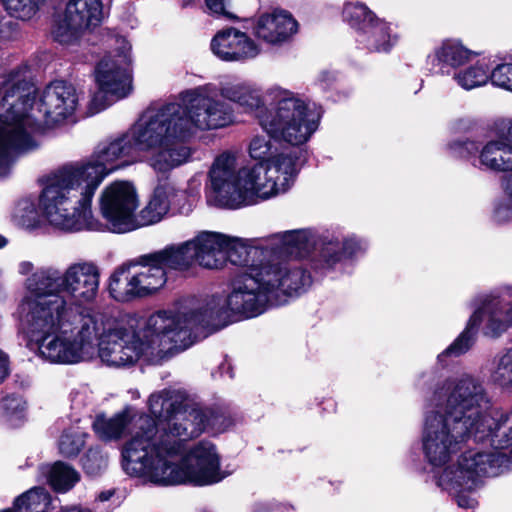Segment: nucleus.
I'll return each mask as SVG.
<instances>
[{
	"label": "nucleus",
	"mask_w": 512,
	"mask_h": 512,
	"mask_svg": "<svg viewBox=\"0 0 512 512\" xmlns=\"http://www.w3.org/2000/svg\"><path fill=\"white\" fill-rule=\"evenodd\" d=\"M296 20L287 12L275 11L261 15L254 27L255 36L271 45L288 41L297 32Z\"/></svg>",
	"instance_id": "24"
},
{
	"label": "nucleus",
	"mask_w": 512,
	"mask_h": 512,
	"mask_svg": "<svg viewBox=\"0 0 512 512\" xmlns=\"http://www.w3.org/2000/svg\"><path fill=\"white\" fill-rule=\"evenodd\" d=\"M512 324V302L499 297H485L468 320L465 330L455 341L438 355L442 361L445 356H459L470 349L478 328L482 325L483 333L489 337H498Z\"/></svg>",
	"instance_id": "16"
},
{
	"label": "nucleus",
	"mask_w": 512,
	"mask_h": 512,
	"mask_svg": "<svg viewBox=\"0 0 512 512\" xmlns=\"http://www.w3.org/2000/svg\"><path fill=\"white\" fill-rule=\"evenodd\" d=\"M489 139L478 150V166L484 171L510 174L502 179L505 195L512 198V119L496 118L486 128Z\"/></svg>",
	"instance_id": "17"
},
{
	"label": "nucleus",
	"mask_w": 512,
	"mask_h": 512,
	"mask_svg": "<svg viewBox=\"0 0 512 512\" xmlns=\"http://www.w3.org/2000/svg\"><path fill=\"white\" fill-rule=\"evenodd\" d=\"M39 305L21 300L18 313L39 355L59 364H76L96 356L97 316L72 311L57 296Z\"/></svg>",
	"instance_id": "5"
},
{
	"label": "nucleus",
	"mask_w": 512,
	"mask_h": 512,
	"mask_svg": "<svg viewBox=\"0 0 512 512\" xmlns=\"http://www.w3.org/2000/svg\"><path fill=\"white\" fill-rule=\"evenodd\" d=\"M182 401V395L174 390H163L151 394L148 403L150 412L158 419V421L153 419L156 429L161 428L162 423H166L167 418L176 410Z\"/></svg>",
	"instance_id": "34"
},
{
	"label": "nucleus",
	"mask_w": 512,
	"mask_h": 512,
	"mask_svg": "<svg viewBox=\"0 0 512 512\" xmlns=\"http://www.w3.org/2000/svg\"><path fill=\"white\" fill-rule=\"evenodd\" d=\"M491 72L484 63H476L454 74L456 83L465 90L484 86L490 80Z\"/></svg>",
	"instance_id": "35"
},
{
	"label": "nucleus",
	"mask_w": 512,
	"mask_h": 512,
	"mask_svg": "<svg viewBox=\"0 0 512 512\" xmlns=\"http://www.w3.org/2000/svg\"><path fill=\"white\" fill-rule=\"evenodd\" d=\"M207 413L206 428L210 427L215 432H223L233 425V419L224 413H214L205 409Z\"/></svg>",
	"instance_id": "45"
},
{
	"label": "nucleus",
	"mask_w": 512,
	"mask_h": 512,
	"mask_svg": "<svg viewBox=\"0 0 512 512\" xmlns=\"http://www.w3.org/2000/svg\"><path fill=\"white\" fill-rule=\"evenodd\" d=\"M99 285L100 271L92 261L71 263L63 272L55 267H44L26 279V295L22 300L39 305L57 296L77 312L78 306L96 299Z\"/></svg>",
	"instance_id": "10"
},
{
	"label": "nucleus",
	"mask_w": 512,
	"mask_h": 512,
	"mask_svg": "<svg viewBox=\"0 0 512 512\" xmlns=\"http://www.w3.org/2000/svg\"><path fill=\"white\" fill-rule=\"evenodd\" d=\"M14 28V24L5 18L0 19V39L9 38Z\"/></svg>",
	"instance_id": "50"
},
{
	"label": "nucleus",
	"mask_w": 512,
	"mask_h": 512,
	"mask_svg": "<svg viewBox=\"0 0 512 512\" xmlns=\"http://www.w3.org/2000/svg\"><path fill=\"white\" fill-rule=\"evenodd\" d=\"M343 18L357 29L358 34L377 19L364 4L352 2L345 4Z\"/></svg>",
	"instance_id": "37"
},
{
	"label": "nucleus",
	"mask_w": 512,
	"mask_h": 512,
	"mask_svg": "<svg viewBox=\"0 0 512 512\" xmlns=\"http://www.w3.org/2000/svg\"><path fill=\"white\" fill-rule=\"evenodd\" d=\"M115 47L105 55L95 69V81L99 91L91 100L93 113L107 107L108 96L118 100L126 97L131 89V74L129 67L132 62L131 45L124 37L113 39Z\"/></svg>",
	"instance_id": "15"
},
{
	"label": "nucleus",
	"mask_w": 512,
	"mask_h": 512,
	"mask_svg": "<svg viewBox=\"0 0 512 512\" xmlns=\"http://www.w3.org/2000/svg\"><path fill=\"white\" fill-rule=\"evenodd\" d=\"M212 84L196 87L181 94L180 116L187 136L196 130L226 127L234 121V111Z\"/></svg>",
	"instance_id": "14"
},
{
	"label": "nucleus",
	"mask_w": 512,
	"mask_h": 512,
	"mask_svg": "<svg viewBox=\"0 0 512 512\" xmlns=\"http://www.w3.org/2000/svg\"><path fill=\"white\" fill-rule=\"evenodd\" d=\"M275 140L282 139L266 134L254 135L248 144V154L256 164L271 165L286 169H298V155L289 148L281 147Z\"/></svg>",
	"instance_id": "22"
},
{
	"label": "nucleus",
	"mask_w": 512,
	"mask_h": 512,
	"mask_svg": "<svg viewBox=\"0 0 512 512\" xmlns=\"http://www.w3.org/2000/svg\"><path fill=\"white\" fill-rule=\"evenodd\" d=\"M8 375V356L0 350V382Z\"/></svg>",
	"instance_id": "51"
},
{
	"label": "nucleus",
	"mask_w": 512,
	"mask_h": 512,
	"mask_svg": "<svg viewBox=\"0 0 512 512\" xmlns=\"http://www.w3.org/2000/svg\"><path fill=\"white\" fill-rule=\"evenodd\" d=\"M490 81L494 86L512 92V63L497 65L491 71Z\"/></svg>",
	"instance_id": "43"
},
{
	"label": "nucleus",
	"mask_w": 512,
	"mask_h": 512,
	"mask_svg": "<svg viewBox=\"0 0 512 512\" xmlns=\"http://www.w3.org/2000/svg\"><path fill=\"white\" fill-rule=\"evenodd\" d=\"M477 53L468 49L458 39H447L441 43L432 55L433 61L457 68L468 63Z\"/></svg>",
	"instance_id": "29"
},
{
	"label": "nucleus",
	"mask_w": 512,
	"mask_h": 512,
	"mask_svg": "<svg viewBox=\"0 0 512 512\" xmlns=\"http://www.w3.org/2000/svg\"><path fill=\"white\" fill-rule=\"evenodd\" d=\"M147 257L148 254H145L137 262L129 263L139 298L156 293L167 282L166 272L156 263L148 261Z\"/></svg>",
	"instance_id": "25"
},
{
	"label": "nucleus",
	"mask_w": 512,
	"mask_h": 512,
	"mask_svg": "<svg viewBox=\"0 0 512 512\" xmlns=\"http://www.w3.org/2000/svg\"><path fill=\"white\" fill-rule=\"evenodd\" d=\"M316 244L315 236L311 230H293L275 234L270 238V244L265 247L252 246L247 240L230 237L224 247V264L230 261L237 266H243L245 272H250L255 266L290 265L279 260V255L294 257L306 256Z\"/></svg>",
	"instance_id": "13"
},
{
	"label": "nucleus",
	"mask_w": 512,
	"mask_h": 512,
	"mask_svg": "<svg viewBox=\"0 0 512 512\" xmlns=\"http://www.w3.org/2000/svg\"><path fill=\"white\" fill-rule=\"evenodd\" d=\"M488 402L483 385L469 375L448 379L434 391L422 432V449L430 465H446L471 438L493 437L503 415L488 410Z\"/></svg>",
	"instance_id": "4"
},
{
	"label": "nucleus",
	"mask_w": 512,
	"mask_h": 512,
	"mask_svg": "<svg viewBox=\"0 0 512 512\" xmlns=\"http://www.w3.org/2000/svg\"><path fill=\"white\" fill-rule=\"evenodd\" d=\"M191 249L187 240L148 253L146 259L151 263H156L157 266L161 267L166 273L168 271L184 273L196 265Z\"/></svg>",
	"instance_id": "26"
},
{
	"label": "nucleus",
	"mask_w": 512,
	"mask_h": 512,
	"mask_svg": "<svg viewBox=\"0 0 512 512\" xmlns=\"http://www.w3.org/2000/svg\"><path fill=\"white\" fill-rule=\"evenodd\" d=\"M164 197L169 202V210L175 209L178 213L188 214L192 211V201L186 190L174 183L167 182L160 185Z\"/></svg>",
	"instance_id": "39"
},
{
	"label": "nucleus",
	"mask_w": 512,
	"mask_h": 512,
	"mask_svg": "<svg viewBox=\"0 0 512 512\" xmlns=\"http://www.w3.org/2000/svg\"><path fill=\"white\" fill-rule=\"evenodd\" d=\"M136 151L128 131L100 144L85 161L62 166L43 180L38 208L45 221L64 232L100 231L104 225L92 215V200L111 172L130 163Z\"/></svg>",
	"instance_id": "3"
},
{
	"label": "nucleus",
	"mask_w": 512,
	"mask_h": 512,
	"mask_svg": "<svg viewBox=\"0 0 512 512\" xmlns=\"http://www.w3.org/2000/svg\"><path fill=\"white\" fill-rule=\"evenodd\" d=\"M3 409L10 421L20 420L26 409V402L20 396H8L2 401Z\"/></svg>",
	"instance_id": "44"
},
{
	"label": "nucleus",
	"mask_w": 512,
	"mask_h": 512,
	"mask_svg": "<svg viewBox=\"0 0 512 512\" xmlns=\"http://www.w3.org/2000/svg\"><path fill=\"white\" fill-rule=\"evenodd\" d=\"M131 422L130 412L124 410L113 417L97 415L93 422V429L97 436L103 440H116L124 435Z\"/></svg>",
	"instance_id": "32"
},
{
	"label": "nucleus",
	"mask_w": 512,
	"mask_h": 512,
	"mask_svg": "<svg viewBox=\"0 0 512 512\" xmlns=\"http://www.w3.org/2000/svg\"><path fill=\"white\" fill-rule=\"evenodd\" d=\"M7 13L16 19H32L44 6L46 0H2Z\"/></svg>",
	"instance_id": "38"
},
{
	"label": "nucleus",
	"mask_w": 512,
	"mask_h": 512,
	"mask_svg": "<svg viewBox=\"0 0 512 512\" xmlns=\"http://www.w3.org/2000/svg\"><path fill=\"white\" fill-rule=\"evenodd\" d=\"M42 474L47 476L48 483L58 493H65L71 490L80 481L79 472L72 466L56 462L53 465H42Z\"/></svg>",
	"instance_id": "33"
},
{
	"label": "nucleus",
	"mask_w": 512,
	"mask_h": 512,
	"mask_svg": "<svg viewBox=\"0 0 512 512\" xmlns=\"http://www.w3.org/2000/svg\"><path fill=\"white\" fill-rule=\"evenodd\" d=\"M109 293L119 302L139 298L129 263L119 266L109 278Z\"/></svg>",
	"instance_id": "31"
},
{
	"label": "nucleus",
	"mask_w": 512,
	"mask_h": 512,
	"mask_svg": "<svg viewBox=\"0 0 512 512\" xmlns=\"http://www.w3.org/2000/svg\"><path fill=\"white\" fill-rule=\"evenodd\" d=\"M181 114L177 102L150 108L128 130L135 149L151 154L149 164L157 172H169L190 156L189 148L183 144L188 136Z\"/></svg>",
	"instance_id": "9"
},
{
	"label": "nucleus",
	"mask_w": 512,
	"mask_h": 512,
	"mask_svg": "<svg viewBox=\"0 0 512 512\" xmlns=\"http://www.w3.org/2000/svg\"><path fill=\"white\" fill-rule=\"evenodd\" d=\"M169 212V202L158 185L148 200L147 204L135 213V230L159 223Z\"/></svg>",
	"instance_id": "30"
},
{
	"label": "nucleus",
	"mask_w": 512,
	"mask_h": 512,
	"mask_svg": "<svg viewBox=\"0 0 512 512\" xmlns=\"http://www.w3.org/2000/svg\"><path fill=\"white\" fill-rule=\"evenodd\" d=\"M227 235L201 231L188 240L195 264L208 269H219L224 266V247Z\"/></svg>",
	"instance_id": "23"
},
{
	"label": "nucleus",
	"mask_w": 512,
	"mask_h": 512,
	"mask_svg": "<svg viewBox=\"0 0 512 512\" xmlns=\"http://www.w3.org/2000/svg\"><path fill=\"white\" fill-rule=\"evenodd\" d=\"M310 284L311 276L298 266L252 265L250 272H244L232 283L227 296H187L179 299L173 308L181 328L189 334L190 347L199 327L257 317L269 306L285 304L288 297L300 294Z\"/></svg>",
	"instance_id": "2"
},
{
	"label": "nucleus",
	"mask_w": 512,
	"mask_h": 512,
	"mask_svg": "<svg viewBox=\"0 0 512 512\" xmlns=\"http://www.w3.org/2000/svg\"><path fill=\"white\" fill-rule=\"evenodd\" d=\"M221 96L255 117L261 128L291 146L308 142L319 127L321 114L300 95L271 87L262 91L249 82L220 86Z\"/></svg>",
	"instance_id": "7"
},
{
	"label": "nucleus",
	"mask_w": 512,
	"mask_h": 512,
	"mask_svg": "<svg viewBox=\"0 0 512 512\" xmlns=\"http://www.w3.org/2000/svg\"><path fill=\"white\" fill-rule=\"evenodd\" d=\"M509 417L512 418V413ZM510 447L512 427L508 438L495 444L496 451H468L459 458L456 465L446 467L438 478V486L454 495L459 507L475 508L478 502L471 494L480 487L483 477L497 476L502 472L508 458L498 449Z\"/></svg>",
	"instance_id": "12"
},
{
	"label": "nucleus",
	"mask_w": 512,
	"mask_h": 512,
	"mask_svg": "<svg viewBox=\"0 0 512 512\" xmlns=\"http://www.w3.org/2000/svg\"><path fill=\"white\" fill-rule=\"evenodd\" d=\"M85 433L77 427L65 430L60 436L58 448L60 454L64 457H73L78 455L85 444Z\"/></svg>",
	"instance_id": "40"
},
{
	"label": "nucleus",
	"mask_w": 512,
	"mask_h": 512,
	"mask_svg": "<svg viewBox=\"0 0 512 512\" xmlns=\"http://www.w3.org/2000/svg\"><path fill=\"white\" fill-rule=\"evenodd\" d=\"M425 378L431 379L432 376L430 374H424L422 375V379L419 381L418 385L422 386L425 384Z\"/></svg>",
	"instance_id": "56"
},
{
	"label": "nucleus",
	"mask_w": 512,
	"mask_h": 512,
	"mask_svg": "<svg viewBox=\"0 0 512 512\" xmlns=\"http://www.w3.org/2000/svg\"><path fill=\"white\" fill-rule=\"evenodd\" d=\"M357 41L369 50L387 52L397 43L398 35L391 24L377 18L359 33Z\"/></svg>",
	"instance_id": "27"
},
{
	"label": "nucleus",
	"mask_w": 512,
	"mask_h": 512,
	"mask_svg": "<svg viewBox=\"0 0 512 512\" xmlns=\"http://www.w3.org/2000/svg\"><path fill=\"white\" fill-rule=\"evenodd\" d=\"M19 72H21V73L23 72L24 73L27 85L32 88L31 96L34 93L33 84L31 82V72L29 70V67L26 64H23V65H20V66H17L15 68H13L12 70H10L6 74H4L2 77H0V94H2V105H3L4 109H5V111L7 110V106L4 105L5 91H4V87L2 86V84L12 74H16V73L18 74Z\"/></svg>",
	"instance_id": "47"
},
{
	"label": "nucleus",
	"mask_w": 512,
	"mask_h": 512,
	"mask_svg": "<svg viewBox=\"0 0 512 512\" xmlns=\"http://www.w3.org/2000/svg\"><path fill=\"white\" fill-rule=\"evenodd\" d=\"M450 148L460 157H467L478 150L476 144L470 140L454 142Z\"/></svg>",
	"instance_id": "49"
},
{
	"label": "nucleus",
	"mask_w": 512,
	"mask_h": 512,
	"mask_svg": "<svg viewBox=\"0 0 512 512\" xmlns=\"http://www.w3.org/2000/svg\"><path fill=\"white\" fill-rule=\"evenodd\" d=\"M139 201L135 188L126 181H115L100 194L99 206L107 227L112 232L135 230L134 217Z\"/></svg>",
	"instance_id": "19"
},
{
	"label": "nucleus",
	"mask_w": 512,
	"mask_h": 512,
	"mask_svg": "<svg viewBox=\"0 0 512 512\" xmlns=\"http://www.w3.org/2000/svg\"><path fill=\"white\" fill-rule=\"evenodd\" d=\"M490 380L501 389H512V349L494 359Z\"/></svg>",
	"instance_id": "36"
},
{
	"label": "nucleus",
	"mask_w": 512,
	"mask_h": 512,
	"mask_svg": "<svg viewBox=\"0 0 512 512\" xmlns=\"http://www.w3.org/2000/svg\"><path fill=\"white\" fill-rule=\"evenodd\" d=\"M508 199L500 200L494 208V219L498 223H504L512 219V198L506 195Z\"/></svg>",
	"instance_id": "46"
},
{
	"label": "nucleus",
	"mask_w": 512,
	"mask_h": 512,
	"mask_svg": "<svg viewBox=\"0 0 512 512\" xmlns=\"http://www.w3.org/2000/svg\"><path fill=\"white\" fill-rule=\"evenodd\" d=\"M13 219L24 228L32 229L37 227L39 224V212L34 202L30 199L20 200L14 209Z\"/></svg>",
	"instance_id": "41"
},
{
	"label": "nucleus",
	"mask_w": 512,
	"mask_h": 512,
	"mask_svg": "<svg viewBox=\"0 0 512 512\" xmlns=\"http://www.w3.org/2000/svg\"><path fill=\"white\" fill-rule=\"evenodd\" d=\"M2 86L7 110L0 115V176L9 171L17 151L35 148V135L41 130L27 114L32 88L24 73L12 74Z\"/></svg>",
	"instance_id": "11"
},
{
	"label": "nucleus",
	"mask_w": 512,
	"mask_h": 512,
	"mask_svg": "<svg viewBox=\"0 0 512 512\" xmlns=\"http://www.w3.org/2000/svg\"><path fill=\"white\" fill-rule=\"evenodd\" d=\"M7 244V238L0 234V249L4 248Z\"/></svg>",
	"instance_id": "55"
},
{
	"label": "nucleus",
	"mask_w": 512,
	"mask_h": 512,
	"mask_svg": "<svg viewBox=\"0 0 512 512\" xmlns=\"http://www.w3.org/2000/svg\"><path fill=\"white\" fill-rule=\"evenodd\" d=\"M81 462L87 474L99 475L108 466V455L98 448H91L82 457Z\"/></svg>",
	"instance_id": "42"
},
{
	"label": "nucleus",
	"mask_w": 512,
	"mask_h": 512,
	"mask_svg": "<svg viewBox=\"0 0 512 512\" xmlns=\"http://www.w3.org/2000/svg\"><path fill=\"white\" fill-rule=\"evenodd\" d=\"M33 270V264L28 261H23L18 266V271L22 275H27Z\"/></svg>",
	"instance_id": "52"
},
{
	"label": "nucleus",
	"mask_w": 512,
	"mask_h": 512,
	"mask_svg": "<svg viewBox=\"0 0 512 512\" xmlns=\"http://www.w3.org/2000/svg\"><path fill=\"white\" fill-rule=\"evenodd\" d=\"M459 124H463L462 128L468 130V129L471 128V124L472 123L470 121H468V120H460Z\"/></svg>",
	"instance_id": "54"
},
{
	"label": "nucleus",
	"mask_w": 512,
	"mask_h": 512,
	"mask_svg": "<svg viewBox=\"0 0 512 512\" xmlns=\"http://www.w3.org/2000/svg\"><path fill=\"white\" fill-rule=\"evenodd\" d=\"M60 512H91L88 509H82L79 507L64 508Z\"/></svg>",
	"instance_id": "53"
},
{
	"label": "nucleus",
	"mask_w": 512,
	"mask_h": 512,
	"mask_svg": "<svg viewBox=\"0 0 512 512\" xmlns=\"http://www.w3.org/2000/svg\"><path fill=\"white\" fill-rule=\"evenodd\" d=\"M193 0H182V5L183 6H187L189 5L190 3H192Z\"/></svg>",
	"instance_id": "57"
},
{
	"label": "nucleus",
	"mask_w": 512,
	"mask_h": 512,
	"mask_svg": "<svg viewBox=\"0 0 512 512\" xmlns=\"http://www.w3.org/2000/svg\"><path fill=\"white\" fill-rule=\"evenodd\" d=\"M238 160L237 152L224 151L215 158L208 174L217 203L233 209L285 193L299 170L264 164L240 166Z\"/></svg>",
	"instance_id": "8"
},
{
	"label": "nucleus",
	"mask_w": 512,
	"mask_h": 512,
	"mask_svg": "<svg viewBox=\"0 0 512 512\" xmlns=\"http://www.w3.org/2000/svg\"><path fill=\"white\" fill-rule=\"evenodd\" d=\"M104 17L101 0H68L54 19L53 39L62 45H75L87 32L99 27Z\"/></svg>",
	"instance_id": "18"
},
{
	"label": "nucleus",
	"mask_w": 512,
	"mask_h": 512,
	"mask_svg": "<svg viewBox=\"0 0 512 512\" xmlns=\"http://www.w3.org/2000/svg\"><path fill=\"white\" fill-rule=\"evenodd\" d=\"M210 47L216 57L228 62H243L260 53V47L254 40L233 27L218 31L212 38Z\"/></svg>",
	"instance_id": "21"
},
{
	"label": "nucleus",
	"mask_w": 512,
	"mask_h": 512,
	"mask_svg": "<svg viewBox=\"0 0 512 512\" xmlns=\"http://www.w3.org/2000/svg\"><path fill=\"white\" fill-rule=\"evenodd\" d=\"M208 12L216 17L224 16L229 19L234 16L226 10L225 0H205Z\"/></svg>",
	"instance_id": "48"
},
{
	"label": "nucleus",
	"mask_w": 512,
	"mask_h": 512,
	"mask_svg": "<svg viewBox=\"0 0 512 512\" xmlns=\"http://www.w3.org/2000/svg\"><path fill=\"white\" fill-rule=\"evenodd\" d=\"M34 92L36 88L33 86ZM35 99L33 93L27 114L41 126V130L35 135V147L38 145L37 137L43 133L45 128H52L72 117L78 107V94L75 87L64 81H54L48 84L40 97L39 112L43 116L40 121L31 113L32 104Z\"/></svg>",
	"instance_id": "20"
},
{
	"label": "nucleus",
	"mask_w": 512,
	"mask_h": 512,
	"mask_svg": "<svg viewBox=\"0 0 512 512\" xmlns=\"http://www.w3.org/2000/svg\"><path fill=\"white\" fill-rule=\"evenodd\" d=\"M362 249L361 242L356 238L338 239L325 237L320 244V261L322 268H332L344 256H353Z\"/></svg>",
	"instance_id": "28"
},
{
	"label": "nucleus",
	"mask_w": 512,
	"mask_h": 512,
	"mask_svg": "<svg viewBox=\"0 0 512 512\" xmlns=\"http://www.w3.org/2000/svg\"><path fill=\"white\" fill-rule=\"evenodd\" d=\"M206 421L204 408L183 401L159 429L150 416H139L122 450L124 471L161 486L220 482L227 474L220 469L213 444L200 442L188 452L186 449V443L206 429Z\"/></svg>",
	"instance_id": "1"
},
{
	"label": "nucleus",
	"mask_w": 512,
	"mask_h": 512,
	"mask_svg": "<svg viewBox=\"0 0 512 512\" xmlns=\"http://www.w3.org/2000/svg\"><path fill=\"white\" fill-rule=\"evenodd\" d=\"M97 318L96 355L108 366H130L141 357L160 364L189 347V334L181 328L173 307L138 321L136 329L132 323L106 329L102 317Z\"/></svg>",
	"instance_id": "6"
}]
</instances>
